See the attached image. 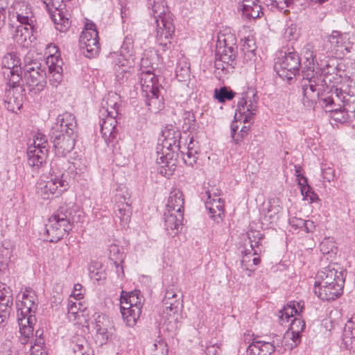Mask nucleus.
I'll return each mask as SVG.
<instances>
[{"instance_id":"nucleus-31","label":"nucleus","mask_w":355,"mask_h":355,"mask_svg":"<svg viewBox=\"0 0 355 355\" xmlns=\"http://www.w3.org/2000/svg\"><path fill=\"white\" fill-rule=\"evenodd\" d=\"M303 309L304 305L301 302H291L279 312L281 324L283 325L284 322H288L291 317H293L295 314H299Z\"/></svg>"},{"instance_id":"nucleus-5","label":"nucleus","mask_w":355,"mask_h":355,"mask_svg":"<svg viewBox=\"0 0 355 355\" xmlns=\"http://www.w3.org/2000/svg\"><path fill=\"white\" fill-rule=\"evenodd\" d=\"M57 166L55 162H52L48 180H42L37 184V193L43 199H49L54 196H59L69 188L68 182L63 179L62 170L55 168Z\"/></svg>"},{"instance_id":"nucleus-32","label":"nucleus","mask_w":355,"mask_h":355,"mask_svg":"<svg viewBox=\"0 0 355 355\" xmlns=\"http://www.w3.org/2000/svg\"><path fill=\"white\" fill-rule=\"evenodd\" d=\"M58 46H48L49 48L53 47L55 51L54 54H50L46 58V63L49 67V75L52 76L53 73H62V61L60 58V54L57 55Z\"/></svg>"},{"instance_id":"nucleus-40","label":"nucleus","mask_w":355,"mask_h":355,"mask_svg":"<svg viewBox=\"0 0 355 355\" xmlns=\"http://www.w3.org/2000/svg\"><path fill=\"white\" fill-rule=\"evenodd\" d=\"M283 342L284 343V346L291 350L300 343L301 334L299 332L295 334V332L288 331L284 336Z\"/></svg>"},{"instance_id":"nucleus-10","label":"nucleus","mask_w":355,"mask_h":355,"mask_svg":"<svg viewBox=\"0 0 355 355\" xmlns=\"http://www.w3.org/2000/svg\"><path fill=\"white\" fill-rule=\"evenodd\" d=\"M2 67L6 70L3 71L4 76H9L8 84H17L21 80V60L15 53H10L3 56L1 61Z\"/></svg>"},{"instance_id":"nucleus-41","label":"nucleus","mask_w":355,"mask_h":355,"mask_svg":"<svg viewBox=\"0 0 355 355\" xmlns=\"http://www.w3.org/2000/svg\"><path fill=\"white\" fill-rule=\"evenodd\" d=\"M349 33L333 31L331 34L327 37L326 42L331 44H346L349 43Z\"/></svg>"},{"instance_id":"nucleus-13","label":"nucleus","mask_w":355,"mask_h":355,"mask_svg":"<svg viewBox=\"0 0 355 355\" xmlns=\"http://www.w3.org/2000/svg\"><path fill=\"white\" fill-rule=\"evenodd\" d=\"M76 126L75 116L72 113L66 112L58 116L51 132H54V135H58V133L74 135Z\"/></svg>"},{"instance_id":"nucleus-60","label":"nucleus","mask_w":355,"mask_h":355,"mask_svg":"<svg viewBox=\"0 0 355 355\" xmlns=\"http://www.w3.org/2000/svg\"><path fill=\"white\" fill-rule=\"evenodd\" d=\"M288 223L295 230L299 229L303 230L304 220L300 218L293 217L289 219Z\"/></svg>"},{"instance_id":"nucleus-14","label":"nucleus","mask_w":355,"mask_h":355,"mask_svg":"<svg viewBox=\"0 0 355 355\" xmlns=\"http://www.w3.org/2000/svg\"><path fill=\"white\" fill-rule=\"evenodd\" d=\"M94 318V330L95 331L94 339L96 345L102 346L107 342L111 336L108 331L110 322L104 314L95 313Z\"/></svg>"},{"instance_id":"nucleus-16","label":"nucleus","mask_w":355,"mask_h":355,"mask_svg":"<svg viewBox=\"0 0 355 355\" xmlns=\"http://www.w3.org/2000/svg\"><path fill=\"white\" fill-rule=\"evenodd\" d=\"M12 17H15L17 21L25 26L33 28L35 18L30 5L26 1L15 2L13 5Z\"/></svg>"},{"instance_id":"nucleus-7","label":"nucleus","mask_w":355,"mask_h":355,"mask_svg":"<svg viewBox=\"0 0 355 355\" xmlns=\"http://www.w3.org/2000/svg\"><path fill=\"white\" fill-rule=\"evenodd\" d=\"M321 101L324 103V107L329 112H355V96H349L340 89H331L326 96L322 95Z\"/></svg>"},{"instance_id":"nucleus-36","label":"nucleus","mask_w":355,"mask_h":355,"mask_svg":"<svg viewBox=\"0 0 355 355\" xmlns=\"http://www.w3.org/2000/svg\"><path fill=\"white\" fill-rule=\"evenodd\" d=\"M30 27L22 26H17L15 35H13V40L17 44H24L28 39L30 42L32 43L33 40H31V31Z\"/></svg>"},{"instance_id":"nucleus-52","label":"nucleus","mask_w":355,"mask_h":355,"mask_svg":"<svg viewBox=\"0 0 355 355\" xmlns=\"http://www.w3.org/2000/svg\"><path fill=\"white\" fill-rule=\"evenodd\" d=\"M67 309L69 313L76 315L78 313L79 311H83L84 307L81 302L73 301L71 298L68 300Z\"/></svg>"},{"instance_id":"nucleus-6","label":"nucleus","mask_w":355,"mask_h":355,"mask_svg":"<svg viewBox=\"0 0 355 355\" xmlns=\"http://www.w3.org/2000/svg\"><path fill=\"white\" fill-rule=\"evenodd\" d=\"M29 60L28 57L25 58L24 78L28 92L37 94L46 87V73L45 68H42L40 63Z\"/></svg>"},{"instance_id":"nucleus-25","label":"nucleus","mask_w":355,"mask_h":355,"mask_svg":"<svg viewBox=\"0 0 355 355\" xmlns=\"http://www.w3.org/2000/svg\"><path fill=\"white\" fill-rule=\"evenodd\" d=\"M81 44H99L98 33L96 24L92 21H87L80 36Z\"/></svg>"},{"instance_id":"nucleus-57","label":"nucleus","mask_w":355,"mask_h":355,"mask_svg":"<svg viewBox=\"0 0 355 355\" xmlns=\"http://www.w3.org/2000/svg\"><path fill=\"white\" fill-rule=\"evenodd\" d=\"M10 258V252L8 249H3L0 251V270L7 266Z\"/></svg>"},{"instance_id":"nucleus-59","label":"nucleus","mask_w":355,"mask_h":355,"mask_svg":"<svg viewBox=\"0 0 355 355\" xmlns=\"http://www.w3.org/2000/svg\"><path fill=\"white\" fill-rule=\"evenodd\" d=\"M68 168L71 171H74L76 174H78L83 172L84 169L85 168V166L83 164L80 160H76L69 165Z\"/></svg>"},{"instance_id":"nucleus-58","label":"nucleus","mask_w":355,"mask_h":355,"mask_svg":"<svg viewBox=\"0 0 355 355\" xmlns=\"http://www.w3.org/2000/svg\"><path fill=\"white\" fill-rule=\"evenodd\" d=\"M304 58L306 59V65H309V66H314L315 64V62L317 61V59H316V55L314 53V52L310 49H307L305 52H304Z\"/></svg>"},{"instance_id":"nucleus-42","label":"nucleus","mask_w":355,"mask_h":355,"mask_svg":"<svg viewBox=\"0 0 355 355\" xmlns=\"http://www.w3.org/2000/svg\"><path fill=\"white\" fill-rule=\"evenodd\" d=\"M130 67L124 62L121 64H116L114 67L116 80L119 84L124 83L130 76Z\"/></svg>"},{"instance_id":"nucleus-27","label":"nucleus","mask_w":355,"mask_h":355,"mask_svg":"<svg viewBox=\"0 0 355 355\" xmlns=\"http://www.w3.org/2000/svg\"><path fill=\"white\" fill-rule=\"evenodd\" d=\"M342 338L343 345L347 349H355V313L346 322Z\"/></svg>"},{"instance_id":"nucleus-22","label":"nucleus","mask_w":355,"mask_h":355,"mask_svg":"<svg viewBox=\"0 0 355 355\" xmlns=\"http://www.w3.org/2000/svg\"><path fill=\"white\" fill-rule=\"evenodd\" d=\"M345 279L344 273L343 271H338L334 268H331L330 266L324 268L317 274L318 280L315 282V284L318 285H324V286L331 284H334L335 282H338V278Z\"/></svg>"},{"instance_id":"nucleus-23","label":"nucleus","mask_w":355,"mask_h":355,"mask_svg":"<svg viewBox=\"0 0 355 355\" xmlns=\"http://www.w3.org/2000/svg\"><path fill=\"white\" fill-rule=\"evenodd\" d=\"M69 349L73 355H94V350L82 335H75L71 338Z\"/></svg>"},{"instance_id":"nucleus-49","label":"nucleus","mask_w":355,"mask_h":355,"mask_svg":"<svg viewBox=\"0 0 355 355\" xmlns=\"http://www.w3.org/2000/svg\"><path fill=\"white\" fill-rule=\"evenodd\" d=\"M123 299L125 300L126 305L131 306V309H135L137 306L141 310L142 304L139 300L138 293L136 291L132 292L128 297H125Z\"/></svg>"},{"instance_id":"nucleus-63","label":"nucleus","mask_w":355,"mask_h":355,"mask_svg":"<svg viewBox=\"0 0 355 355\" xmlns=\"http://www.w3.org/2000/svg\"><path fill=\"white\" fill-rule=\"evenodd\" d=\"M51 77L50 82L51 85L57 87L58 84L60 83L62 79V73H53Z\"/></svg>"},{"instance_id":"nucleus-45","label":"nucleus","mask_w":355,"mask_h":355,"mask_svg":"<svg viewBox=\"0 0 355 355\" xmlns=\"http://www.w3.org/2000/svg\"><path fill=\"white\" fill-rule=\"evenodd\" d=\"M235 93L232 90H229L227 87H223L219 89H215L214 96L219 102H225L226 100H232Z\"/></svg>"},{"instance_id":"nucleus-9","label":"nucleus","mask_w":355,"mask_h":355,"mask_svg":"<svg viewBox=\"0 0 355 355\" xmlns=\"http://www.w3.org/2000/svg\"><path fill=\"white\" fill-rule=\"evenodd\" d=\"M307 69L303 71V80L302 87L304 97L311 102L316 100L321 101V96L324 94L326 96L327 93L324 91L320 92L319 81L321 80V76H315L314 73V66L306 65Z\"/></svg>"},{"instance_id":"nucleus-64","label":"nucleus","mask_w":355,"mask_h":355,"mask_svg":"<svg viewBox=\"0 0 355 355\" xmlns=\"http://www.w3.org/2000/svg\"><path fill=\"white\" fill-rule=\"evenodd\" d=\"M315 228L314 223L311 220H305L304 223L303 231L306 232H311Z\"/></svg>"},{"instance_id":"nucleus-44","label":"nucleus","mask_w":355,"mask_h":355,"mask_svg":"<svg viewBox=\"0 0 355 355\" xmlns=\"http://www.w3.org/2000/svg\"><path fill=\"white\" fill-rule=\"evenodd\" d=\"M263 234L259 232L251 231L248 233V239L250 243V248L253 251V254H257L261 252L259 248V242L263 239Z\"/></svg>"},{"instance_id":"nucleus-12","label":"nucleus","mask_w":355,"mask_h":355,"mask_svg":"<svg viewBox=\"0 0 355 355\" xmlns=\"http://www.w3.org/2000/svg\"><path fill=\"white\" fill-rule=\"evenodd\" d=\"M9 88L6 89L4 103L6 107L17 112L22 106L24 89L18 83L8 84Z\"/></svg>"},{"instance_id":"nucleus-61","label":"nucleus","mask_w":355,"mask_h":355,"mask_svg":"<svg viewBox=\"0 0 355 355\" xmlns=\"http://www.w3.org/2000/svg\"><path fill=\"white\" fill-rule=\"evenodd\" d=\"M82 288V285L80 284H76L73 287L72 294L70 295V298L73 297L76 300H79L83 297V295L81 293H77Z\"/></svg>"},{"instance_id":"nucleus-21","label":"nucleus","mask_w":355,"mask_h":355,"mask_svg":"<svg viewBox=\"0 0 355 355\" xmlns=\"http://www.w3.org/2000/svg\"><path fill=\"white\" fill-rule=\"evenodd\" d=\"M101 132L106 142H112L117 135V121L116 118L103 116L99 114Z\"/></svg>"},{"instance_id":"nucleus-62","label":"nucleus","mask_w":355,"mask_h":355,"mask_svg":"<svg viewBox=\"0 0 355 355\" xmlns=\"http://www.w3.org/2000/svg\"><path fill=\"white\" fill-rule=\"evenodd\" d=\"M271 5L272 7L277 8L280 11L284 10V13L288 12L287 10H285V4L284 3V0H272Z\"/></svg>"},{"instance_id":"nucleus-30","label":"nucleus","mask_w":355,"mask_h":355,"mask_svg":"<svg viewBox=\"0 0 355 355\" xmlns=\"http://www.w3.org/2000/svg\"><path fill=\"white\" fill-rule=\"evenodd\" d=\"M140 83L142 93H149L153 90L159 89V85L156 76L150 70L141 72Z\"/></svg>"},{"instance_id":"nucleus-46","label":"nucleus","mask_w":355,"mask_h":355,"mask_svg":"<svg viewBox=\"0 0 355 355\" xmlns=\"http://www.w3.org/2000/svg\"><path fill=\"white\" fill-rule=\"evenodd\" d=\"M277 346H278V342L275 343V340L272 343L261 340V343H259L261 355H271L275 352Z\"/></svg>"},{"instance_id":"nucleus-39","label":"nucleus","mask_w":355,"mask_h":355,"mask_svg":"<svg viewBox=\"0 0 355 355\" xmlns=\"http://www.w3.org/2000/svg\"><path fill=\"white\" fill-rule=\"evenodd\" d=\"M12 296L10 288L3 285L0 288V309L10 311Z\"/></svg>"},{"instance_id":"nucleus-38","label":"nucleus","mask_w":355,"mask_h":355,"mask_svg":"<svg viewBox=\"0 0 355 355\" xmlns=\"http://www.w3.org/2000/svg\"><path fill=\"white\" fill-rule=\"evenodd\" d=\"M239 8L242 11L243 17L247 19H255L263 14L261 6L239 5Z\"/></svg>"},{"instance_id":"nucleus-4","label":"nucleus","mask_w":355,"mask_h":355,"mask_svg":"<svg viewBox=\"0 0 355 355\" xmlns=\"http://www.w3.org/2000/svg\"><path fill=\"white\" fill-rule=\"evenodd\" d=\"M37 301L35 291L31 288H27L22 294L20 303H17L19 332L24 336L21 338L22 344H26L28 338L33 336L35 318L32 313H34L37 309Z\"/></svg>"},{"instance_id":"nucleus-35","label":"nucleus","mask_w":355,"mask_h":355,"mask_svg":"<svg viewBox=\"0 0 355 355\" xmlns=\"http://www.w3.org/2000/svg\"><path fill=\"white\" fill-rule=\"evenodd\" d=\"M164 312L168 315H171V312L173 314L178 313L183 307L182 295L173 298V300H163Z\"/></svg>"},{"instance_id":"nucleus-50","label":"nucleus","mask_w":355,"mask_h":355,"mask_svg":"<svg viewBox=\"0 0 355 355\" xmlns=\"http://www.w3.org/2000/svg\"><path fill=\"white\" fill-rule=\"evenodd\" d=\"M335 248V243L330 238L324 239L320 244V250L323 254L334 252Z\"/></svg>"},{"instance_id":"nucleus-15","label":"nucleus","mask_w":355,"mask_h":355,"mask_svg":"<svg viewBox=\"0 0 355 355\" xmlns=\"http://www.w3.org/2000/svg\"><path fill=\"white\" fill-rule=\"evenodd\" d=\"M345 279L338 278V282L331 286L314 285V292L323 301L334 300L341 295L343 291Z\"/></svg>"},{"instance_id":"nucleus-48","label":"nucleus","mask_w":355,"mask_h":355,"mask_svg":"<svg viewBox=\"0 0 355 355\" xmlns=\"http://www.w3.org/2000/svg\"><path fill=\"white\" fill-rule=\"evenodd\" d=\"M151 349L154 352L153 355H167L168 348L166 343L159 340L152 345Z\"/></svg>"},{"instance_id":"nucleus-18","label":"nucleus","mask_w":355,"mask_h":355,"mask_svg":"<svg viewBox=\"0 0 355 355\" xmlns=\"http://www.w3.org/2000/svg\"><path fill=\"white\" fill-rule=\"evenodd\" d=\"M50 136L55 153L58 155L65 156L73 149L75 146L73 135L64 133H58V135H54V132H50Z\"/></svg>"},{"instance_id":"nucleus-17","label":"nucleus","mask_w":355,"mask_h":355,"mask_svg":"<svg viewBox=\"0 0 355 355\" xmlns=\"http://www.w3.org/2000/svg\"><path fill=\"white\" fill-rule=\"evenodd\" d=\"M258 100L257 94L252 93L250 96L248 93L238 102L236 111L244 116V122L250 121L256 114Z\"/></svg>"},{"instance_id":"nucleus-29","label":"nucleus","mask_w":355,"mask_h":355,"mask_svg":"<svg viewBox=\"0 0 355 355\" xmlns=\"http://www.w3.org/2000/svg\"><path fill=\"white\" fill-rule=\"evenodd\" d=\"M184 195L180 190L175 189L170 192L166 209L170 211H182L184 213Z\"/></svg>"},{"instance_id":"nucleus-55","label":"nucleus","mask_w":355,"mask_h":355,"mask_svg":"<svg viewBox=\"0 0 355 355\" xmlns=\"http://www.w3.org/2000/svg\"><path fill=\"white\" fill-rule=\"evenodd\" d=\"M184 125L187 126L189 131L194 130L196 128V122L193 113L189 112L184 119Z\"/></svg>"},{"instance_id":"nucleus-53","label":"nucleus","mask_w":355,"mask_h":355,"mask_svg":"<svg viewBox=\"0 0 355 355\" xmlns=\"http://www.w3.org/2000/svg\"><path fill=\"white\" fill-rule=\"evenodd\" d=\"M305 326V322L301 318H295L292 320L291 323V327L288 331L295 332V334H297V332L301 334V332L304 331Z\"/></svg>"},{"instance_id":"nucleus-1","label":"nucleus","mask_w":355,"mask_h":355,"mask_svg":"<svg viewBox=\"0 0 355 355\" xmlns=\"http://www.w3.org/2000/svg\"><path fill=\"white\" fill-rule=\"evenodd\" d=\"M83 211L74 204L60 207L49 218L45 225L46 232L52 243L60 241L66 233H69L74 223L80 221Z\"/></svg>"},{"instance_id":"nucleus-19","label":"nucleus","mask_w":355,"mask_h":355,"mask_svg":"<svg viewBox=\"0 0 355 355\" xmlns=\"http://www.w3.org/2000/svg\"><path fill=\"white\" fill-rule=\"evenodd\" d=\"M164 227L168 234L176 235L183 225L184 213L182 211H170L166 209L164 214Z\"/></svg>"},{"instance_id":"nucleus-11","label":"nucleus","mask_w":355,"mask_h":355,"mask_svg":"<svg viewBox=\"0 0 355 355\" xmlns=\"http://www.w3.org/2000/svg\"><path fill=\"white\" fill-rule=\"evenodd\" d=\"M207 198L205 201V207L209 210L210 217L217 223L222 221L224 216V204L219 197L218 191L212 190L206 191Z\"/></svg>"},{"instance_id":"nucleus-3","label":"nucleus","mask_w":355,"mask_h":355,"mask_svg":"<svg viewBox=\"0 0 355 355\" xmlns=\"http://www.w3.org/2000/svg\"><path fill=\"white\" fill-rule=\"evenodd\" d=\"M162 144L157 146L156 162L160 165V173L165 177H169L176 168V160L174 158L175 150L182 148L180 145V132L174 130H168L163 132Z\"/></svg>"},{"instance_id":"nucleus-33","label":"nucleus","mask_w":355,"mask_h":355,"mask_svg":"<svg viewBox=\"0 0 355 355\" xmlns=\"http://www.w3.org/2000/svg\"><path fill=\"white\" fill-rule=\"evenodd\" d=\"M216 55L227 64H231L236 58V48L234 46H216Z\"/></svg>"},{"instance_id":"nucleus-34","label":"nucleus","mask_w":355,"mask_h":355,"mask_svg":"<svg viewBox=\"0 0 355 355\" xmlns=\"http://www.w3.org/2000/svg\"><path fill=\"white\" fill-rule=\"evenodd\" d=\"M121 313L123 321L126 325L130 327H134L137 320L139 318L141 314V310L136 306L135 309H131V306L128 307H120Z\"/></svg>"},{"instance_id":"nucleus-43","label":"nucleus","mask_w":355,"mask_h":355,"mask_svg":"<svg viewBox=\"0 0 355 355\" xmlns=\"http://www.w3.org/2000/svg\"><path fill=\"white\" fill-rule=\"evenodd\" d=\"M182 155V159L184 162L190 166H193V164L196 162L198 159V150L196 148H190L187 149V150H180Z\"/></svg>"},{"instance_id":"nucleus-54","label":"nucleus","mask_w":355,"mask_h":355,"mask_svg":"<svg viewBox=\"0 0 355 355\" xmlns=\"http://www.w3.org/2000/svg\"><path fill=\"white\" fill-rule=\"evenodd\" d=\"M299 36L295 26L288 27L284 34V38L287 42H294Z\"/></svg>"},{"instance_id":"nucleus-20","label":"nucleus","mask_w":355,"mask_h":355,"mask_svg":"<svg viewBox=\"0 0 355 355\" xmlns=\"http://www.w3.org/2000/svg\"><path fill=\"white\" fill-rule=\"evenodd\" d=\"M49 149L37 148L29 146L27 150V163L33 171H37L45 164L48 157Z\"/></svg>"},{"instance_id":"nucleus-37","label":"nucleus","mask_w":355,"mask_h":355,"mask_svg":"<svg viewBox=\"0 0 355 355\" xmlns=\"http://www.w3.org/2000/svg\"><path fill=\"white\" fill-rule=\"evenodd\" d=\"M216 44H236V38L230 28L221 29L217 34Z\"/></svg>"},{"instance_id":"nucleus-24","label":"nucleus","mask_w":355,"mask_h":355,"mask_svg":"<svg viewBox=\"0 0 355 355\" xmlns=\"http://www.w3.org/2000/svg\"><path fill=\"white\" fill-rule=\"evenodd\" d=\"M123 202L119 201L114 207V220L116 223L119 221V225L125 228L130 222L132 211L128 202H125V197L123 196Z\"/></svg>"},{"instance_id":"nucleus-2","label":"nucleus","mask_w":355,"mask_h":355,"mask_svg":"<svg viewBox=\"0 0 355 355\" xmlns=\"http://www.w3.org/2000/svg\"><path fill=\"white\" fill-rule=\"evenodd\" d=\"M146 6L149 15L156 25V43L171 44L170 38L175 32L172 15L164 0H148Z\"/></svg>"},{"instance_id":"nucleus-8","label":"nucleus","mask_w":355,"mask_h":355,"mask_svg":"<svg viewBox=\"0 0 355 355\" xmlns=\"http://www.w3.org/2000/svg\"><path fill=\"white\" fill-rule=\"evenodd\" d=\"M285 52L284 56L279 58L275 63L274 69L283 79L291 80L293 76L299 73L301 64L298 53L294 51L293 46Z\"/></svg>"},{"instance_id":"nucleus-28","label":"nucleus","mask_w":355,"mask_h":355,"mask_svg":"<svg viewBox=\"0 0 355 355\" xmlns=\"http://www.w3.org/2000/svg\"><path fill=\"white\" fill-rule=\"evenodd\" d=\"M118 97L116 94L109 96L107 98H104L101 103V107L99 110V114L103 116H110L116 118L118 116Z\"/></svg>"},{"instance_id":"nucleus-47","label":"nucleus","mask_w":355,"mask_h":355,"mask_svg":"<svg viewBox=\"0 0 355 355\" xmlns=\"http://www.w3.org/2000/svg\"><path fill=\"white\" fill-rule=\"evenodd\" d=\"M100 51V46H81L80 52L88 58L96 56Z\"/></svg>"},{"instance_id":"nucleus-56","label":"nucleus","mask_w":355,"mask_h":355,"mask_svg":"<svg viewBox=\"0 0 355 355\" xmlns=\"http://www.w3.org/2000/svg\"><path fill=\"white\" fill-rule=\"evenodd\" d=\"M259 343L261 340L253 341L247 348V355H261Z\"/></svg>"},{"instance_id":"nucleus-51","label":"nucleus","mask_w":355,"mask_h":355,"mask_svg":"<svg viewBox=\"0 0 355 355\" xmlns=\"http://www.w3.org/2000/svg\"><path fill=\"white\" fill-rule=\"evenodd\" d=\"M31 146H35L37 148L48 149L46 137L41 132H37L35 135L33 144Z\"/></svg>"},{"instance_id":"nucleus-26","label":"nucleus","mask_w":355,"mask_h":355,"mask_svg":"<svg viewBox=\"0 0 355 355\" xmlns=\"http://www.w3.org/2000/svg\"><path fill=\"white\" fill-rule=\"evenodd\" d=\"M142 94L145 98L146 105L151 112L156 113L164 107V98L160 94L159 89Z\"/></svg>"}]
</instances>
